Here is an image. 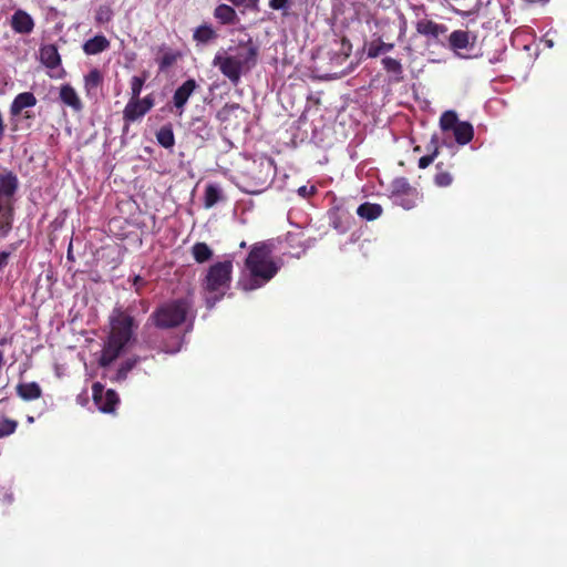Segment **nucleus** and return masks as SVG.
Instances as JSON below:
<instances>
[{"instance_id": "4c0bfd02", "label": "nucleus", "mask_w": 567, "mask_h": 567, "mask_svg": "<svg viewBox=\"0 0 567 567\" xmlns=\"http://www.w3.org/2000/svg\"><path fill=\"white\" fill-rule=\"evenodd\" d=\"M146 78V74H144L143 76L135 75L131 79V99L140 97Z\"/></svg>"}, {"instance_id": "c756f323", "label": "nucleus", "mask_w": 567, "mask_h": 567, "mask_svg": "<svg viewBox=\"0 0 567 567\" xmlns=\"http://www.w3.org/2000/svg\"><path fill=\"white\" fill-rule=\"evenodd\" d=\"M217 37L216 32L213 30L210 25L204 24L198 27L194 31V40L199 43H207L212 40H214Z\"/></svg>"}, {"instance_id": "ea45409f", "label": "nucleus", "mask_w": 567, "mask_h": 567, "mask_svg": "<svg viewBox=\"0 0 567 567\" xmlns=\"http://www.w3.org/2000/svg\"><path fill=\"white\" fill-rule=\"evenodd\" d=\"M18 244H10L7 249L0 251V274L8 266L11 255L18 249Z\"/></svg>"}, {"instance_id": "ddd939ff", "label": "nucleus", "mask_w": 567, "mask_h": 567, "mask_svg": "<svg viewBox=\"0 0 567 567\" xmlns=\"http://www.w3.org/2000/svg\"><path fill=\"white\" fill-rule=\"evenodd\" d=\"M196 87V81L193 79H188L175 91L173 102L175 107L179 110V115H182L185 104L187 103L189 96L194 93Z\"/></svg>"}, {"instance_id": "8fccbe9b", "label": "nucleus", "mask_w": 567, "mask_h": 567, "mask_svg": "<svg viewBox=\"0 0 567 567\" xmlns=\"http://www.w3.org/2000/svg\"><path fill=\"white\" fill-rule=\"evenodd\" d=\"M27 421H28L29 423H33L34 419H33V416H28V417H27Z\"/></svg>"}, {"instance_id": "f257e3e1", "label": "nucleus", "mask_w": 567, "mask_h": 567, "mask_svg": "<svg viewBox=\"0 0 567 567\" xmlns=\"http://www.w3.org/2000/svg\"><path fill=\"white\" fill-rule=\"evenodd\" d=\"M247 277L239 281L246 291L258 289L275 277L279 267L271 259L270 250L265 244H256L246 258Z\"/></svg>"}, {"instance_id": "bb28decb", "label": "nucleus", "mask_w": 567, "mask_h": 567, "mask_svg": "<svg viewBox=\"0 0 567 567\" xmlns=\"http://www.w3.org/2000/svg\"><path fill=\"white\" fill-rule=\"evenodd\" d=\"M393 48H394L393 43H385L381 39H378V40L371 41L368 44L367 54L369 58L373 59V58L379 56L380 54H384V53L392 51Z\"/></svg>"}, {"instance_id": "473e14b6", "label": "nucleus", "mask_w": 567, "mask_h": 567, "mask_svg": "<svg viewBox=\"0 0 567 567\" xmlns=\"http://www.w3.org/2000/svg\"><path fill=\"white\" fill-rule=\"evenodd\" d=\"M430 146L433 147V151L429 155L422 156L419 159V167L422 169L430 166L439 154L437 136L436 135L432 136Z\"/></svg>"}, {"instance_id": "f8f14e48", "label": "nucleus", "mask_w": 567, "mask_h": 567, "mask_svg": "<svg viewBox=\"0 0 567 567\" xmlns=\"http://www.w3.org/2000/svg\"><path fill=\"white\" fill-rule=\"evenodd\" d=\"M11 28L16 33L30 34L34 29V20L24 10H17L11 17Z\"/></svg>"}, {"instance_id": "1a4fd4ad", "label": "nucleus", "mask_w": 567, "mask_h": 567, "mask_svg": "<svg viewBox=\"0 0 567 567\" xmlns=\"http://www.w3.org/2000/svg\"><path fill=\"white\" fill-rule=\"evenodd\" d=\"M154 106V97L146 95L143 99H130L123 110V118L126 122H135L143 117Z\"/></svg>"}, {"instance_id": "a211bd4d", "label": "nucleus", "mask_w": 567, "mask_h": 567, "mask_svg": "<svg viewBox=\"0 0 567 567\" xmlns=\"http://www.w3.org/2000/svg\"><path fill=\"white\" fill-rule=\"evenodd\" d=\"M110 48V41L106 37L97 34L83 43V51L87 55H96Z\"/></svg>"}, {"instance_id": "e433bc0d", "label": "nucleus", "mask_w": 567, "mask_h": 567, "mask_svg": "<svg viewBox=\"0 0 567 567\" xmlns=\"http://www.w3.org/2000/svg\"><path fill=\"white\" fill-rule=\"evenodd\" d=\"M113 18V10L110 6L103 4L96 9L95 21L99 24L107 23Z\"/></svg>"}, {"instance_id": "f03ea898", "label": "nucleus", "mask_w": 567, "mask_h": 567, "mask_svg": "<svg viewBox=\"0 0 567 567\" xmlns=\"http://www.w3.org/2000/svg\"><path fill=\"white\" fill-rule=\"evenodd\" d=\"M111 332L104 344L100 365H110L118 358L133 337L134 319L121 310H114L111 317Z\"/></svg>"}, {"instance_id": "a18cd8bd", "label": "nucleus", "mask_w": 567, "mask_h": 567, "mask_svg": "<svg viewBox=\"0 0 567 567\" xmlns=\"http://www.w3.org/2000/svg\"><path fill=\"white\" fill-rule=\"evenodd\" d=\"M144 285V279L141 276H135L133 280V286L135 287L136 291L138 292L141 287Z\"/></svg>"}, {"instance_id": "72a5a7b5", "label": "nucleus", "mask_w": 567, "mask_h": 567, "mask_svg": "<svg viewBox=\"0 0 567 567\" xmlns=\"http://www.w3.org/2000/svg\"><path fill=\"white\" fill-rule=\"evenodd\" d=\"M162 50L164 51V53L158 59V65L161 71H165L177 61V59L179 58V53L172 50H166L164 48Z\"/></svg>"}, {"instance_id": "412c9836", "label": "nucleus", "mask_w": 567, "mask_h": 567, "mask_svg": "<svg viewBox=\"0 0 567 567\" xmlns=\"http://www.w3.org/2000/svg\"><path fill=\"white\" fill-rule=\"evenodd\" d=\"M17 394L24 401H32L41 398L42 390L37 382L19 383Z\"/></svg>"}, {"instance_id": "2f4dec72", "label": "nucleus", "mask_w": 567, "mask_h": 567, "mask_svg": "<svg viewBox=\"0 0 567 567\" xmlns=\"http://www.w3.org/2000/svg\"><path fill=\"white\" fill-rule=\"evenodd\" d=\"M460 123L454 111L444 112L440 118V126L443 131H454Z\"/></svg>"}, {"instance_id": "393cba45", "label": "nucleus", "mask_w": 567, "mask_h": 567, "mask_svg": "<svg viewBox=\"0 0 567 567\" xmlns=\"http://www.w3.org/2000/svg\"><path fill=\"white\" fill-rule=\"evenodd\" d=\"M382 65H383V69L393 75V80L395 82H400L402 81L403 79V68H402V64L399 60L396 59H393V58H390V56H385L382 59Z\"/></svg>"}, {"instance_id": "79ce46f5", "label": "nucleus", "mask_w": 567, "mask_h": 567, "mask_svg": "<svg viewBox=\"0 0 567 567\" xmlns=\"http://www.w3.org/2000/svg\"><path fill=\"white\" fill-rule=\"evenodd\" d=\"M292 0H270L269 7L274 10H288Z\"/></svg>"}, {"instance_id": "a19ab883", "label": "nucleus", "mask_w": 567, "mask_h": 567, "mask_svg": "<svg viewBox=\"0 0 567 567\" xmlns=\"http://www.w3.org/2000/svg\"><path fill=\"white\" fill-rule=\"evenodd\" d=\"M452 176L447 172H441L435 175V184L440 187H446L451 185Z\"/></svg>"}, {"instance_id": "7ed1b4c3", "label": "nucleus", "mask_w": 567, "mask_h": 567, "mask_svg": "<svg viewBox=\"0 0 567 567\" xmlns=\"http://www.w3.org/2000/svg\"><path fill=\"white\" fill-rule=\"evenodd\" d=\"M195 318L194 305L190 297L166 301L157 307L148 321L159 329H171Z\"/></svg>"}, {"instance_id": "5701e85b", "label": "nucleus", "mask_w": 567, "mask_h": 567, "mask_svg": "<svg viewBox=\"0 0 567 567\" xmlns=\"http://www.w3.org/2000/svg\"><path fill=\"white\" fill-rule=\"evenodd\" d=\"M455 140L458 144L465 145L470 143L474 135L472 124L468 122H461L453 131Z\"/></svg>"}, {"instance_id": "a878e982", "label": "nucleus", "mask_w": 567, "mask_h": 567, "mask_svg": "<svg viewBox=\"0 0 567 567\" xmlns=\"http://www.w3.org/2000/svg\"><path fill=\"white\" fill-rule=\"evenodd\" d=\"M156 140L164 148H172L175 145V136L171 124L162 126L156 133Z\"/></svg>"}, {"instance_id": "dca6fc26", "label": "nucleus", "mask_w": 567, "mask_h": 567, "mask_svg": "<svg viewBox=\"0 0 567 567\" xmlns=\"http://www.w3.org/2000/svg\"><path fill=\"white\" fill-rule=\"evenodd\" d=\"M40 61L50 70L59 68L61 64V58L56 47L53 44H47L41 47Z\"/></svg>"}, {"instance_id": "49530a36", "label": "nucleus", "mask_w": 567, "mask_h": 567, "mask_svg": "<svg viewBox=\"0 0 567 567\" xmlns=\"http://www.w3.org/2000/svg\"><path fill=\"white\" fill-rule=\"evenodd\" d=\"M166 353H171V354H174L176 352H178L181 350V346H178L177 348H174V349H168V348H164L163 349Z\"/></svg>"}, {"instance_id": "39448f33", "label": "nucleus", "mask_w": 567, "mask_h": 567, "mask_svg": "<svg viewBox=\"0 0 567 567\" xmlns=\"http://www.w3.org/2000/svg\"><path fill=\"white\" fill-rule=\"evenodd\" d=\"M19 188L18 176L11 171L0 173V239L12 229L14 219V195Z\"/></svg>"}, {"instance_id": "3c124183", "label": "nucleus", "mask_w": 567, "mask_h": 567, "mask_svg": "<svg viewBox=\"0 0 567 567\" xmlns=\"http://www.w3.org/2000/svg\"><path fill=\"white\" fill-rule=\"evenodd\" d=\"M61 73H64V71H63V70H61ZM50 75H51V76H54L53 74H50ZM55 76H56V78H61V76H62V74H58V75H55Z\"/></svg>"}, {"instance_id": "7c9ffc66", "label": "nucleus", "mask_w": 567, "mask_h": 567, "mask_svg": "<svg viewBox=\"0 0 567 567\" xmlns=\"http://www.w3.org/2000/svg\"><path fill=\"white\" fill-rule=\"evenodd\" d=\"M393 204L401 206L404 209H411L415 206V199H416V193L415 190L402 194V195H395L394 197H391Z\"/></svg>"}, {"instance_id": "c9c22d12", "label": "nucleus", "mask_w": 567, "mask_h": 567, "mask_svg": "<svg viewBox=\"0 0 567 567\" xmlns=\"http://www.w3.org/2000/svg\"><path fill=\"white\" fill-rule=\"evenodd\" d=\"M414 190L405 178H396L392 183L391 197Z\"/></svg>"}, {"instance_id": "603ef678", "label": "nucleus", "mask_w": 567, "mask_h": 567, "mask_svg": "<svg viewBox=\"0 0 567 567\" xmlns=\"http://www.w3.org/2000/svg\"><path fill=\"white\" fill-rule=\"evenodd\" d=\"M240 247L241 248L246 247V243L245 241L240 243Z\"/></svg>"}, {"instance_id": "c03bdc74", "label": "nucleus", "mask_w": 567, "mask_h": 567, "mask_svg": "<svg viewBox=\"0 0 567 567\" xmlns=\"http://www.w3.org/2000/svg\"><path fill=\"white\" fill-rule=\"evenodd\" d=\"M317 188L315 186H300L298 189H297V193L299 196L303 197V198H307L311 195H313L316 193Z\"/></svg>"}, {"instance_id": "aec40b11", "label": "nucleus", "mask_w": 567, "mask_h": 567, "mask_svg": "<svg viewBox=\"0 0 567 567\" xmlns=\"http://www.w3.org/2000/svg\"><path fill=\"white\" fill-rule=\"evenodd\" d=\"M330 225L339 233L343 234L349 228V214L341 210L340 208H333L329 210Z\"/></svg>"}, {"instance_id": "58836bf2", "label": "nucleus", "mask_w": 567, "mask_h": 567, "mask_svg": "<svg viewBox=\"0 0 567 567\" xmlns=\"http://www.w3.org/2000/svg\"><path fill=\"white\" fill-rule=\"evenodd\" d=\"M18 422L10 419H2L0 421V439L11 435L16 432Z\"/></svg>"}, {"instance_id": "4be33fe9", "label": "nucleus", "mask_w": 567, "mask_h": 567, "mask_svg": "<svg viewBox=\"0 0 567 567\" xmlns=\"http://www.w3.org/2000/svg\"><path fill=\"white\" fill-rule=\"evenodd\" d=\"M223 200H225V196L221 187L217 184H208L204 193V207L212 208Z\"/></svg>"}, {"instance_id": "b1692460", "label": "nucleus", "mask_w": 567, "mask_h": 567, "mask_svg": "<svg viewBox=\"0 0 567 567\" xmlns=\"http://www.w3.org/2000/svg\"><path fill=\"white\" fill-rule=\"evenodd\" d=\"M357 214L363 219L374 220L381 216L382 207L379 204L363 203L358 207Z\"/></svg>"}, {"instance_id": "c85d7f7f", "label": "nucleus", "mask_w": 567, "mask_h": 567, "mask_svg": "<svg viewBox=\"0 0 567 567\" xmlns=\"http://www.w3.org/2000/svg\"><path fill=\"white\" fill-rule=\"evenodd\" d=\"M192 255L198 264H203L213 257V250L206 243H196L192 247Z\"/></svg>"}, {"instance_id": "2eb2a0df", "label": "nucleus", "mask_w": 567, "mask_h": 567, "mask_svg": "<svg viewBox=\"0 0 567 567\" xmlns=\"http://www.w3.org/2000/svg\"><path fill=\"white\" fill-rule=\"evenodd\" d=\"M444 24H439L432 20L422 19L416 22V31L425 37L437 39L441 34L446 32Z\"/></svg>"}, {"instance_id": "6e6552de", "label": "nucleus", "mask_w": 567, "mask_h": 567, "mask_svg": "<svg viewBox=\"0 0 567 567\" xmlns=\"http://www.w3.org/2000/svg\"><path fill=\"white\" fill-rule=\"evenodd\" d=\"M213 65L217 66L223 75H225L233 84L239 83L243 71L229 55V52L218 51L213 60Z\"/></svg>"}, {"instance_id": "9d476101", "label": "nucleus", "mask_w": 567, "mask_h": 567, "mask_svg": "<svg viewBox=\"0 0 567 567\" xmlns=\"http://www.w3.org/2000/svg\"><path fill=\"white\" fill-rule=\"evenodd\" d=\"M93 399L100 411L104 413L113 412L118 403V396L115 391L104 389L99 383L93 385Z\"/></svg>"}, {"instance_id": "6ab92c4d", "label": "nucleus", "mask_w": 567, "mask_h": 567, "mask_svg": "<svg viewBox=\"0 0 567 567\" xmlns=\"http://www.w3.org/2000/svg\"><path fill=\"white\" fill-rule=\"evenodd\" d=\"M190 132L202 141H208L214 136V130L203 117H195L190 122Z\"/></svg>"}, {"instance_id": "4468645a", "label": "nucleus", "mask_w": 567, "mask_h": 567, "mask_svg": "<svg viewBox=\"0 0 567 567\" xmlns=\"http://www.w3.org/2000/svg\"><path fill=\"white\" fill-rule=\"evenodd\" d=\"M59 97L64 105L71 107L73 111H82L83 104L81 102V99L76 93L75 89L71 84L65 83L61 85Z\"/></svg>"}, {"instance_id": "423d86ee", "label": "nucleus", "mask_w": 567, "mask_h": 567, "mask_svg": "<svg viewBox=\"0 0 567 567\" xmlns=\"http://www.w3.org/2000/svg\"><path fill=\"white\" fill-rule=\"evenodd\" d=\"M474 40L475 38L464 30L453 31L449 38L451 49L463 59H471L477 55L473 52Z\"/></svg>"}, {"instance_id": "864d4df0", "label": "nucleus", "mask_w": 567, "mask_h": 567, "mask_svg": "<svg viewBox=\"0 0 567 567\" xmlns=\"http://www.w3.org/2000/svg\"><path fill=\"white\" fill-rule=\"evenodd\" d=\"M270 168H271V165L268 163L267 164V169L270 171Z\"/></svg>"}, {"instance_id": "f3484780", "label": "nucleus", "mask_w": 567, "mask_h": 567, "mask_svg": "<svg viewBox=\"0 0 567 567\" xmlns=\"http://www.w3.org/2000/svg\"><path fill=\"white\" fill-rule=\"evenodd\" d=\"M37 104V97L31 92L18 94L11 103L10 113L13 116L19 115L24 109L33 107Z\"/></svg>"}, {"instance_id": "de8ad7c7", "label": "nucleus", "mask_w": 567, "mask_h": 567, "mask_svg": "<svg viewBox=\"0 0 567 567\" xmlns=\"http://www.w3.org/2000/svg\"><path fill=\"white\" fill-rule=\"evenodd\" d=\"M228 1L235 6H241L246 2V0H228Z\"/></svg>"}, {"instance_id": "0eeeda50", "label": "nucleus", "mask_w": 567, "mask_h": 567, "mask_svg": "<svg viewBox=\"0 0 567 567\" xmlns=\"http://www.w3.org/2000/svg\"><path fill=\"white\" fill-rule=\"evenodd\" d=\"M228 52L243 73L250 71L257 63L258 49L251 42Z\"/></svg>"}, {"instance_id": "9b49d317", "label": "nucleus", "mask_w": 567, "mask_h": 567, "mask_svg": "<svg viewBox=\"0 0 567 567\" xmlns=\"http://www.w3.org/2000/svg\"><path fill=\"white\" fill-rule=\"evenodd\" d=\"M103 74L99 69H92L84 76V91L89 99L96 100L101 94Z\"/></svg>"}, {"instance_id": "20e7f679", "label": "nucleus", "mask_w": 567, "mask_h": 567, "mask_svg": "<svg viewBox=\"0 0 567 567\" xmlns=\"http://www.w3.org/2000/svg\"><path fill=\"white\" fill-rule=\"evenodd\" d=\"M233 256L212 265L206 274L203 287L207 292L206 305L213 308L226 293L231 281Z\"/></svg>"}, {"instance_id": "cd10ccee", "label": "nucleus", "mask_w": 567, "mask_h": 567, "mask_svg": "<svg viewBox=\"0 0 567 567\" xmlns=\"http://www.w3.org/2000/svg\"><path fill=\"white\" fill-rule=\"evenodd\" d=\"M214 16L223 24L234 23L237 18L236 11L228 4H219L215 9Z\"/></svg>"}, {"instance_id": "09e8293b", "label": "nucleus", "mask_w": 567, "mask_h": 567, "mask_svg": "<svg viewBox=\"0 0 567 567\" xmlns=\"http://www.w3.org/2000/svg\"><path fill=\"white\" fill-rule=\"evenodd\" d=\"M546 44L548 48H553L554 42L551 40H546Z\"/></svg>"}, {"instance_id": "37998d69", "label": "nucleus", "mask_w": 567, "mask_h": 567, "mask_svg": "<svg viewBox=\"0 0 567 567\" xmlns=\"http://www.w3.org/2000/svg\"><path fill=\"white\" fill-rule=\"evenodd\" d=\"M351 51H352V44L351 42L347 39V38H343L341 40V43H340V53L344 56V58H348L350 54H351Z\"/></svg>"}, {"instance_id": "f704fd0d", "label": "nucleus", "mask_w": 567, "mask_h": 567, "mask_svg": "<svg viewBox=\"0 0 567 567\" xmlns=\"http://www.w3.org/2000/svg\"><path fill=\"white\" fill-rule=\"evenodd\" d=\"M140 362V358L134 357L125 360L115 374L116 381H124L127 373Z\"/></svg>"}]
</instances>
